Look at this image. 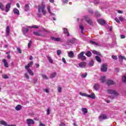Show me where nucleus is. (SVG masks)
Wrapping results in <instances>:
<instances>
[{"instance_id": "nucleus-1", "label": "nucleus", "mask_w": 126, "mask_h": 126, "mask_svg": "<svg viewBox=\"0 0 126 126\" xmlns=\"http://www.w3.org/2000/svg\"><path fill=\"white\" fill-rule=\"evenodd\" d=\"M45 7H46V5L45 4V2H42L41 3V5L38 6V11L39 13H40V12H42L43 15H46V11L45 10Z\"/></svg>"}, {"instance_id": "nucleus-2", "label": "nucleus", "mask_w": 126, "mask_h": 126, "mask_svg": "<svg viewBox=\"0 0 126 126\" xmlns=\"http://www.w3.org/2000/svg\"><path fill=\"white\" fill-rule=\"evenodd\" d=\"M79 95L81 96H83L84 97H88V98H91V99H95L96 96H95V94L93 93L91 94H88L85 93H79Z\"/></svg>"}, {"instance_id": "nucleus-3", "label": "nucleus", "mask_w": 126, "mask_h": 126, "mask_svg": "<svg viewBox=\"0 0 126 126\" xmlns=\"http://www.w3.org/2000/svg\"><path fill=\"white\" fill-rule=\"evenodd\" d=\"M29 28L37 29V28H38V27H37V26H36V25H34L32 27H30V26L24 27L22 28V31L23 33H27V32H28V31L29 30Z\"/></svg>"}, {"instance_id": "nucleus-4", "label": "nucleus", "mask_w": 126, "mask_h": 126, "mask_svg": "<svg viewBox=\"0 0 126 126\" xmlns=\"http://www.w3.org/2000/svg\"><path fill=\"white\" fill-rule=\"evenodd\" d=\"M78 59L81 60L82 61H85L86 60V57L84 56V52H82L78 55Z\"/></svg>"}, {"instance_id": "nucleus-5", "label": "nucleus", "mask_w": 126, "mask_h": 126, "mask_svg": "<svg viewBox=\"0 0 126 126\" xmlns=\"http://www.w3.org/2000/svg\"><path fill=\"white\" fill-rule=\"evenodd\" d=\"M107 92L108 94H113L115 96H118L119 95V94H118L116 91L112 90H107Z\"/></svg>"}, {"instance_id": "nucleus-6", "label": "nucleus", "mask_w": 126, "mask_h": 126, "mask_svg": "<svg viewBox=\"0 0 126 126\" xmlns=\"http://www.w3.org/2000/svg\"><path fill=\"white\" fill-rule=\"evenodd\" d=\"M34 35L36 36H40L41 37H45V34L42 33V32L38 31V32H33Z\"/></svg>"}, {"instance_id": "nucleus-7", "label": "nucleus", "mask_w": 126, "mask_h": 126, "mask_svg": "<svg viewBox=\"0 0 126 126\" xmlns=\"http://www.w3.org/2000/svg\"><path fill=\"white\" fill-rule=\"evenodd\" d=\"M106 119H108V117L106 114H101L98 117V119L100 121L103 120H106Z\"/></svg>"}, {"instance_id": "nucleus-8", "label": "nucleus", "mask_w": 126, "mask_h": 126, "mask_svg": "<svg viewBox=\"0 0 126 126\" xmlns=\"http://www.w3.org/2000/svg\"><path fill=\"white\" fill-rule=\"evenodd\" d=\"M0 125H2V126H16V125L15 124L9 125L7 124V123H6V122L3 120H1V121H0Z\"/></svg>"}, {"instance_id": "nucleus-9", "label": "nucleus", "mask_w": 126, "mask_h": 126, "mask_svg": "<svg viewBox=\"0 0 126 126\" xmlns=\"http://www.w3.org/2000/svg\"><path fill=\"white\" fill-rule=\"evenodd\" d=\"M27 125H28L29 126L32 125H34V124H35V122L32 119H27Z\"/></svg>"}, {"instance_id": "nucleus-10", "label": "nucleus", "mask_w": 126, "mask_h": 126, "mask_svg": "<svg viewBox=\"0 0 126 126\" xmlns=\"http://www.w3.org/2000/svg\"><path fill=\"white\" fill-rule=\"evenodd\" d=\"M78 64L79 67H81V68H85L87 65V63L86 62H81L79 63Z\"/></svg>"}, {"instance_id": "nucleus-11", "label": "nucleus", "mask_w": 126, "mask_h": 126, "mask_svg": "<svg viewBox=\"0 0 126 126\" xmlns=\"http://www.w3.org/2000/svg\"><path fill=\"white\" fill-rule=\"evenodd\" d=\"M107 69H108V66H107V64H103L101 66V71L105 72V71H107Z\"/></svg>"}, {"instance_id": "nucleus-12", "label": "nucleus", "mask_w": 126, "mask_h": 126, "mask_svg": "<svg viewBox=\"0 0 126 126\" xmlns=\"http://www.w3.org/2000/svg\"><path fill=\"white\" fill-rule=\"evenodd\" d=\"M11 4L10 3H8L5 6V12H8L9 11V10L10 9Z\"/></svg>"}, {"instance_id": "nucleus-13", "label": "nucleus", "mask_w": 126, "mask_h": 126, "mask_svg": "<svg viewBox=\"0 0 126 126\" xmlns=\"http://www.w3.org/2000/svg\"><path fill=\"white\" fill-rule=\"evenodd\" d=\"M67 54H68V57H69V58H74V53H73V51H69V52H67Z\"/></svg>"}, {"instance_id": "nucleus-14", "label": "nucleus", "mask_w": 126, "mask_h": 126, "mask_svg": "<svg viewBox=\"0 0 126 126\" xmlns=\"http://www.w3.org/2000/svg\"><path fill=\"white\" fill-rule=\"evenodd\" d=\"M33 64V62H30L28 65H26L25 66V69H29L30 66H32V65Z\"/></svg>"}, {"instance_id": "nucleus-15", "label": "nucleus", "mask_w": 126, "mask_h": 126, "mask_svg": "<svg viewBox=\"0 0 126 126\" xmlns=\"http://www.w3.org/2000/svg\"><path fill=\"white\" fill-rule=\"evenodd\" d=\"M6 36H9V33H10V30L9 29V26H7L6 28Z\"/></svg>"}, {"instance_id": "nucleus-16", "label": "nucleus", "mask_w": 126, "mask_h": 126, "mask_svg": "<svg viewBox=\"0 0 126 126\" xmlns=\"http://www.w3.org/2000/svg\"><path fill=\"white\" fill-rule=\"evenodd\" d=\"M106 84H107V85H114V84H115V82L112 80H108L106 82Z\"/></svg>"}, {"instance_id": "nucleus-17", "label": "nucleus", "mask_w": 126, "mask_h": 126, "mask_svg": "<svg viewBox=\"0 0 126 126\" xmlns=\"http://www.w3.org/2000/svg\"><path fill=\"white\" fill-rule=\"evenodd\" d=\"M87 16H86L85 17V19L86 21V22H87V23H88V24H90V25H92V21H91V20H90V19H87Z\"/></svg>"}, {"instance_id": "nucleus-18", "label": "nucleus", "mask_w": 126, "mask_h": 126, "mask_svg": "<svg viewBox=\"0 0 126 126\" xmlns=\"http://www.w3.org/2000/svg\"><path fill=\"white\" fill-rule=\"evenodd\" d=\"M97 22L101 25H104V24H105V21L104 20H102V19L97 20Z\"/></svg>"}, {"instance_id": "nucleus-19", "label": "nucleus", "mask_w": 126, "mask_h": 126, "mask_svg": "<svg viewBox=\"0 0 126 126\" xmlns=\"http://www.w3.org/2000/svg\"><path fill=\"white\" fill-rule=\"evenodd\" d=\"M26 70H27L29 74H30V75H34V72H33V71H32V70H31V69H26Z\"/></svg>"}, {"instance_id": "nucleus-20", "label": "nucleus", "mask_w": 126, "mask_h": 126, "mask_svg": "<svg viewBox=\"0 0 126 126\" xmlns=\"http://www.w3.org/2000/svg\"><path fill=\"white\" fill-rule=\"evenodd\" d=\"M63 33H64L65 35H66V36H69V32H68L67 29H63Z\"/></svg>"}, {"instance_id": "nucleus-21", "label": "nucleus", "mask_w": 126, "mask_h": 126, "mask_svg": "<svg viewBox=\"0 0 126 126\" xmlns=\"http://www.w3.org/2000/svg\"><path fill=\"white\" fill-rule=\"evenodd\" d=\"M81 110L83 112L84 115L87 114V113L88 112V110L86 108H82L81 109Z\"/></svg>"}, {"instance_id": "nucleus-22", "label": "nucleus", "mask_w": 126, "mask_h": 126, "mask_svg": "<svg viewBox=\"0 0 126 126\" xmlns=\"http://www.w3.org/2000/svg\"><path fill=\"white\" fill-rule=\"evenodd\" d=\"M94 88L95 90H98L100 88V85L98 84H94Z\"/></svg>"}, {"instance_id": "nucleus-23", "label": "nucleus", "mask_w": 126, "mask_h": 126, "mask_svg": "<svg viewBox=\"0 0 126 126\" xmlns=\"http://www.w3.org/2000/svg\"><path fill=\"white\" fill-rule=\"evenodd\" d=\"M51 39L52 40H53V41H56L57 42H61V41H62V39H61L59 37L56 38V37H51Z\"/></svg>"}, {"instance_id": "nucleus-24", "label": "nucleus", "mask_w": 126, "mask_h": 126, "mask_svg": "<svg viewBox=\"0 0 126 126\" xmlns=\"http://www.w3.org/2000/svg\"><path fill=\"white\" fill-rule=\"evenodd\" d=\"M3 63H4V65L5 67H8V63H7V61L5 59L2 60Z\"/></svg>"}, {"instance_id": "nucleus-25", "label": "nucleus", "mask_w": 126, "mask_h": 126, "mask_svg": "<svg viewBox=\"0 0 126 126\" xmlns=\"http://www.w3.org/2000/svg\"><path fill=\"white\" fill-rule=\"evenodd\" d=\"M47 60L49 61V63H53L54 61H53V59H52V57L50 56H47Z\"/></svg>"}, {"instance_id": "nucleus-26", "label": "nucleus", "mask_w": 126, "mask_h": 126, "mask_svg": "<svg viewBox=\"0 0 126 126\" xmlns=\"http://www.w3.org/2000/svg\"><path fill=\"white\" fill-rule=\"evenodd\" d=\"M22 108V106H21V105H18L15 107V110H16V111H20V110H21Z\"/></svg>"}, {"instance_id": "nucleus-27", "label": "nucleus", "mask_w": 126, "mask_h": 126, "mask_svg": "<svg viewBox=\"0 0 126 126\" xmlns=\"http://www.w3.org/2000/svg\"><path fill=\"white\" fill-rule=\"evenodd\" d=\"M57 76V73L56 72H53L50 75V78H54Z\"/></svg>"}, {"instance_id": "nucleus-28", "label": "nucleus", "mask_w": 126, "mask_h": 126, "mask_svg": "<svg viewBox=\"0 0 126 126\" xmlns=\"http://www.w3.org/2000/svg\"><path fill=\"white\" fill-rule=\"evenodd\" d=\"M13 12L15 14H17V15H18V14H19V10H18V9H17L16 8H14L13 9Z\"/></svg>"}, {"instance_id": "nucleus-29", "label": "nucleus", "mask_w": 126, "mask_h": 126, "mask_svg": "<svg viewBox=\"0 0 126 126\" xmlns=\"http://www.w3.org/2000/svg\"><path fill=\"white\" fill-rule=\"evenodd\" d=\"M0 9L2 11L4 10V5H3V4L1 2H0Z\"/></svg>"}, {"instance_id": "nucleus-30", "label": "nucleus", "mask_w": 126, "mask_h": 126, "mask_svg": "<svg viewBox=\"0 0 126 126\" xmlns=\"http://www.w3.org/2000/svg\"><path fill=\"white\" fill-rule=\"evenodd\" d=\"M95 60L98 63H101V58L99 56H95Z\"/></svg>"}, {"instance_id": "nucleus-31", "label": "nucleus", "mask_w": 126, "mask_h": 126, "mask_svg": "<svg viewBox=\"0 0 126 126\" xmlns=\"http://www.w3.org/2000/svg\"><path fill=\"white\" fill-rule=\"evenodd\" d=\"M105 78H106V77H105V76L101 77V78L100 79L101 82H102V83L105 82V81H106Z\"/></svg>"}, {"instance_id": "nucleus-32", "label": "nucleus", "mask_w": 126, "mask_h": 126, "mask_svg": "<svg viewBox=\"0 0 126 126\" xmlns=\"http://www.w3.org/2000/svg\"><path fill=\"white\" fill-rule=\"evenodd\" d=\"M87 76V73H84L81 74V77L82 78H85Z\"/></svg>"}, {"instance_id": "nucleus-33", "label": "nucleus", "mask_w": 126, "mask_h": 126, "mask_svg": "<svg viewBox=\"0 0 126 126\" xmlns=\"http://www.w3.org/2000/svg\"><path fill=\"white\" fill-rule=\"evenodd\" d=\"M92 55V53H91L90 52V51H88L87 53H86V56H87V57H91V55Z\"/></svg>"}, {"instance_id": "nucleus-34", "label": "nucleus", "mask_w": 126, "mask_h": 126, "mask_svg": "<svg viewBox=\"0 0 126 126\" xmlns=\"http://www.w3.org/2000/svg\"><path fill=\"white\" fill-rule=\"evenodd\" d=\"M122 81L124 82H126V74L124 76H122Z\"/></svg>"}, {"instance_id": "nucleus-35", "label": "nucleus", "mask_w": 126, "mask_h": 126, "mask_svg": "<svg viewBox=\"0 0 126 126\" xmlns=\"http://www.w3.org/2000/svg\"><path fill=\"white\" fill-rule=\"evenodd\" d=\"M93 54H94V55H100V53L98 52H97L95 50H93L92 51Z\"/></svg>"}, {"instance_id": "nucleus-36", "label": "nucleus", "mask_w": 126, "mask_h": 126, "mask_svg": "<svg viewBox=\"0 0 126 126\" xmlns=\"http://www.w3.org/2000/svg\"><path fill=\"white\" fill-rule=\"evenodd\" d=\"M119 60H126V57L125 56H123L122 55H120L119 56Z\"/></svg>"}, {"instance_id": "nucleus-37", "label": "nucleus", "mask_w": 126, "mask_h": 126, "mask_svg": "<svg viewBox=\"0 0 126 126\" xmlns=\"http://www.w3.org/2000/svg\"><path fill=\"white\" fill-rule=\"evenodd\" d=\"M90 43H91L92 44H93V45H94L95 46H98V43H97L95 42H94L92 40L90 41Z\"/></svg>"}, {"instance_id": "nucleus-38", "label": "nucleus", "mask_w": 126, "mask_h": 126, "mask_svg": "<svg viewBox=\"0 0 126 126\" xmlns=\"http://www.w3.org/2000/svg\"><path fill=\"white\" fill-rule=\"evenodd\" d=\"M94 64V62H93V61L92 60L90 62L89 65V66H93Z\"/></svg>"}, {"instance_id": "nucleus-39", "label": "nucleus", "mask_w": 126, "mask_h": 126, "mask_svg": "<svg viewBox=\"0 0 126 126\" xmlns=\"http://www.w3.org/2000/svg\"><path fill=\"white\" fill-rule=\"evenodd\" d=\"M62 90H63V88L61 87H58V91L59 93H61L62 92Z\"/></svg>"}, {"instance_id": "nucleus-40", "label": "nucleus", "mask_w": 126, "mask_h": 126, "mask_svg": "<svg viewBox=\"0 0 126 126\" xmlns=\"http://www.w3.org/2000/svg\"><path fill=\"white\" fill-rule=\"evenodd\" d=\"M80 29L82 30V33H83V30H84V27H83V26L82 25H80Z\"/></svg>"}, {"instance_id": "nucleus-41", "label": "nucleus", "mask_w": 126, "mask_h": 126, "mask_svg": "<svg viewBox=\"0 0 126 126\" xmlns=\"http://www.w3.org/2000/svg\"><path fill=\"white\" fill-rule=\"evenodd\" d=\"M57 54L58 56H60V55H61V54H62V51H61V50H58L57 51Z\"/></svg>"}, {"instance_id": "nucleus-42", "label": "nucleus", "mask_w": 126, "mask_h": 126, "mask_svg": "<svg viewBox=\"0 0 126 126\" xmlns=\"http://www.w3.org/2000/svg\"><path fill=\"white\" fill-rule=\"evenodd\" d=\"M46 112L47 115H50V113H51V109L50 108H47Z\"/></svg>"}, {"instance_id": "nucleus-43", "label": "nucleus", "mask_w": 126, "mask_h": 126, "mask_svg": "<svg viewBox=\"0 0 126 126\" xmlns=\"http://www.w3.org/2000/svg\"><path fill=\"white\" fill-rule=\"evenodd\" d=\"M25 9L27 11V10H28V9H29V5L28 4H26L25 5Z\"/></svg>"}, {"instance_id": "nucleus-44", "label": "nucleus", "mask_w": 126, "mask_h": 126, "mask_svg": "<svg viewBox=\"0 0 126 126\" xmlns=\"http://www.w3.org/2000/svg\"><path fill=\"white\" fill-rule=\"evenodd\" d=\"M47 10H48V12H49L50 13V14H52V12H51V7H50V6H48L47 7Z\"/></svg>"}, {"instance_id": "nucleus-45", "label": "nucleus", "mask_w": 126, "mask_h": 126, "mask_svg": "<svg viewBox=\"0 0 126 126\" xmlns=\"http://www.w3.org/2000/svg\"><path fill=\"white\" fill-rule=\"evenodd\" d=\"M42 78H43L44 79H48V77H47V76L45 74H43L42 75Z\"/></svg>"}, {"instance_id": "nucleus-46", "label": "nucleus", "mask_w": 126, "mask_h": 126, "mask_svg": "<svg viewBox=\"0 0 126 126\" xmlns=\"http://www.w3.org/2000/svg\"><path fill=\"white\" fill-rule=\"evenodd\" d=\"M17 51L19 53V54H21L22 53L21 49L18 47L17 48Z\"/></svg>"}, {"instance_id": "nucleus-47", "label": "nucleus", "mask_w": 126, "mask_h": 126, "mask_svg": "<svg viewBox=\"0 0 126 126\" xmlns=\"http://www.w3.org/2000/svg\"><path fill=\"white\" fill-rule=\"evenodd\" d=\"M25 77H26V78H27V79H29V75L27 73L25 74Z\"/></svg>"}, {"instance_id": "nucleus-48", "label": "nucleus", "mask_w": 126, "mask_h": 126, "mask_svg": "<svg viewBox=\"0 0 126 126\" xmlns=\"http://www.w3.org/2000/svg\"><path fill=\"white\" fill-rule=\"evenodd\" d=\"M119 19L120 20V21H124V20H125V18H124L123 17H119Z\"/></svg>"}, {"instance_id": "nucleus-49", "label": "nucleus", "mask_w": 126, "mask_h": 126, "mask_svg": "<svg viewBox=\"0 0 126 126\" xmlns=\"http://www.w3.org/2000/svg\"><path fill=\"white\" fill-rule=\"evenodd\" d=\"M31 44H32V41H30V42L28 43V48H30L31 47Z\"/></svg>"}, {"instance_id": "nucleus-50", "label": "nucleus", "mask_w": 126, "mask_h": 126, "mask_svg": "<svg viewBox=\"0 0 126 126\" xmlns=\"http://www.w3.org/2000/svg\"><path fill=\"white\" fill-rule=\"evenodd\" d=\"M112 58L113 60H117L118 59V57L117 56H112Z\"/></svg>"}, {"instance_id": "nucleus-51", "label": "nucleus", "mask_w": 126, "mask_h": 126, "mask_svg": "<svg viewBox=\"0 0 126 126\" xmlns=\"http://www.w3.org/2000/svg\"><path fill=\"white\" fill-rule=\"evenodd\" d=\"M3 78H4L5 79L8 78V76L7 75H4L2 76Z\"/></svg>"}, {"instance_id": "nucleus-52", "label": "nucleus", "mask_w": 126, "mask_h": 126, "mask_svg": "<svg viewBox=\"0 0 126 126\" xmlns=\"http://www.w3.org/2000/svg\"><path fill=\"white\" fill-rule=\"evenodd\" d=\"M119 19H118V18H116L115 20V21H116V22H117V23H120V20H119Z\"/></svg>"}, {"instance_id": "nucleus-53", "label": "nucleus", "mask_w": 126, "mask_h": 126, "mask_svg": "<svg viewBox=\"0 0 126 126\" xmlns=\"http://www.w3.org/2000/svg\"><path fill=\"white\" fill-rule=\"evenodd\" d=\"M59 126H65V124L62 122L60 124H59Z\"/></svg>"}, {"instance_id": "nucleus-54", "label": "nucleus", "mask_w": 126, "mask_h": 126, "mask_svg": "<svg viewBox=\"0 0 126 126\" xmlns=\"http://www.w3.org/2000/svg\"><path fill=\"white\" fill-rule=\"evenodd\" d=\"M63 3H67V2H68V0H63Z\"/></svg>"}, {"instance_id": "nucleus-55", "label": "nucleus", "mask_w": 126, "mask_h": 126, "mask_svg": "<svg viewBox=\"0 0 126 126\" xmlns=\"http://www.w3.org/2000/svg\"><path fill=\"white\" fill-rule=\"evenodd\" d=\"M117 11L118 13H120V14L123 13V12L122 10H117Z\"/></svg>"}, {"instance_id": "nucleus-56", "label": "nucleus", "mask_w": 126, "mask_h": 126, "mask_svg": "<svg viewBox=\"0 0 126 126\" xmlns=\"http://www.w3.org/2000/svg\"><path fill=\"white\" fill-rule=\"evenodd\" d=\"M125 38H126V36H125V35L122 34V35H121V39H125Z\"/></svg>"}, {"instance_id": "nucleus-57", "label": "nucleus", "mask_w": 126, "mask_h": 126, "mask_svg": "<svg viewBox=\"0 0 126 126\" xmlns=\"http://www.w3.org/2000/svg\"><path fill=\"white\" fill-rule=\"evenodd\" d=\"M44 91L46 92V93H49V89H45Z\"/></svg>"}, {"instance_id": "nucleus-58", "label": "nucleus", "mask_w": 126, "mask_h": 126, "mask_svg": "<svg viewBox=\"0 0 126 126\" xmlns=\"http://www.w3.org/2000/svg\"><path fill=\"white\" fill-rule=\"evenodd\" d=\"M62 61L64 63H66V62H65V59L64 58H63Z\"/></svg>"}, {"instance_id": "nucleus-59", "label": "nucleus", "mask_w": 126, "mask_h": 126, "mask_svg": "<svg viewBox=\"0 0 126 126\" xmlns=\"http://www.w3.org/2000/svg\"><path fill=\"white\" fill-rule=\"evenodd\" d=\"M39 126H46V125L45 124H43V123H40Z\"/></svg>"}, {"instance_id": "nucleus-60", "label": "nucleus", "mask_w": 126, "mask_h": 126, "mask_svg": "<svg viewBox=\"0 0 126 126\" xmlns=\"http://www.w3.org/2000/svg\"><path fill=\"white\" fill-rule=\"evenodd\" d=\"M49 1L51 2V3H54L55 0H49Z\"/></svg>"}, {"instance_id": "nucleus-61", "label": "nucleus", "mask_w": 126, "mask_h": 126, "mask_svg": "<svg viewBox=\"0 0 126 126\" xmlns=\"http://www.w3.org/2000/svg\"><path fill=\"white\" fill-rule=\"evenodd\" d=\"M16 5H17V7H18L19 8L20 7V5L19 4V3H17Z\"/></svg>"}, {"instance_id": "nucleus-62", "label": "nucleus", "mask_w": 126, "mask_h": 126, "mask_svg": "<svg viewBox=\"0 0 126 126\" xmlns=\"http://www.w3.org/2000/svg\"><path fill=\"white\" fill-rule=\"evenodd\" d=\"M30 61H32V60H33V57H32V56H30Z\"/></svg>"}, {"instance_id": "nucleus-63", "label": "nucleus", "mask_w": 126, "mask_h": 126, "mask_svg": "<svg viewBox=\"0 0 126 126\" xmlns=\"http://www.w3.org/2000/svg\"><path fill=\"white\" fill-rule=\"evenodd\" d=\"M95 15L96 16H100V14H99V13L97 12L95 13Z\"/></svg>"}, {"instance_id": "nucleus-64", "label": "nucleus", "mask_w": 126, "mask_h": 126, "mask_svg": "<svg viewBox=\"0 0 126 126\" xmlns=\"http://www.w3.org/2000/svg\"><path fill=\"white\" fill-rule=\"evenodd\" d=\"M36 67H39V66H40V64H36Z\"/></svg>"}]
</instances>
